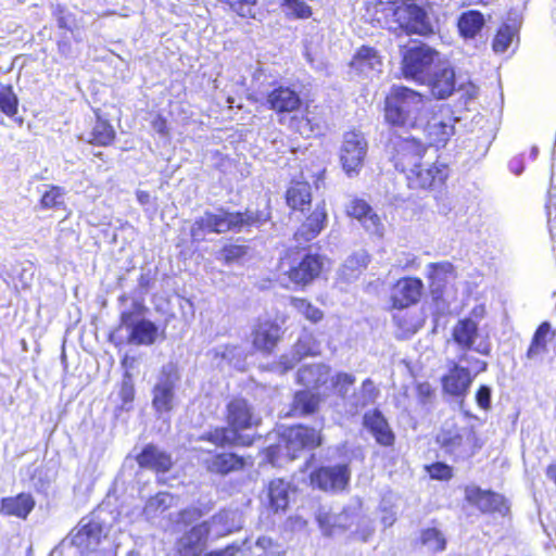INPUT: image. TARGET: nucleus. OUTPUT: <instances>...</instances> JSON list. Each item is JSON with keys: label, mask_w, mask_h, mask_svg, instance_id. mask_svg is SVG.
I'll return each instance as SVG.
<instances>
[{"label": "nucleus", "mask_w": 556, "mask_h": 556, "mask_svg": "<svg viewBox=\"0 0 556 556\" xmlns=\"http://www.w3.org/2000/svg\"><path fill=\"white\" fill-rule=\"evenodd\" d=\"M226 426H216L199 435L198 440L211 443L215 447H250L260 435L244 434V431L257 428L261 418L255 414L248 399L232 396L225 407Z\"/></svg>", "instance_id": "obj_1"}, {"label": "nucleus", "mask_w": 556, "mask_h": 556, "mask_svg": "<svg viewBox=\"0 0 556 556\" xmlns=\"http://www.w3.org/2000/svg\"><path fill=\"white\" fill-rule=\"evenodd\" d=\"M283 199L291 215L304 216L293 232V240L299 244H306L317 238L327 226L328 212L324 200L317 202L312 208L311 184L303 179H291L286 188Z\"/></svg>", "instance_id": "obj_2"}, {"label": "nucleus", "mask_w": 556, "mask_h": 556, "mask_svg": "<svg viewBox=\"0 0 556 556\" xmlns=\"http://www.w3.org/2000/svg\"><path fill=\"white\" fill-rule=\"evenodd\" d=\"M372 23L399 28L406 35L430 36L433 25L426 9L415 0H375L368 7Z\"/></svg>", "instance_id": "obj_3"}, {"label": "nucleus", "mask_w": 556, "mask_h": 556, "mask_svg": "<svg viewBox=\"0 0 556 556\" xmlns=\"http://www.w3.org/2000/svg\"><path fill=\"white\" fill-rule=\"evenodd\" d=\"M427 97L407 86L393 85L383 99V119L391 128L416 129Z\"/></svg>", "instance_id": "obj_4"}, {"label": "nucleus", "mask_w": 556, "mask_h": 556, "mask_svg": "<svg viewBox=\"0 0 556 556\" xmlns=\"http://www.w3.org/2000/svg\"><path fill=\"white\" fill-rule=\"evenodd\" d=\"M324 256L307 248L289 247L278 260V270L298 290L314 283L324 271Z\"/></svg>", "instance_id": "obj_5"}, {"label": "nucleus", "mask_w": 556, "mask_h": 556, "mask_svg": "<svg viewBox=\"0 0 556 556\" xmlns=\"http://www.w3.org/2000/svg\"><path fill=\"white\" fill-rule=\"evenodd\" d=\"M212 233H239L250 231L252 228H260L271 219V207L269 201L262 205L248 206L244 211H230L225 207L217 208L216 212L205 211Z\"/></svg>", "instance_id": "obj_6"}, {"label": "nucleus", "mask_w": 556, "mask_h": 556, "mask_svg": "<svg viewBox=\"0 0 556 556\" xmlns=\"http://www.w3.org/2000/svg\"><path fill=\"white\" fill-rule=\"evenodd\" d=\"M459 361H468L472 368L462 366L458 362L452 361L447 370L442 375V393L451 399L463 403L470 392V388L476 377L488 370V363L483 359H468L465 354L459 356Z\"/></svg>", "instance_id": "obj_7"}, {"label": "nucleus", "mask_w": 556, "mask_h": 556, "mask_svg": "<svg viewBox=\"0 0 556 556\" xmlns=\"http://www.w3.org/2000/svg\"><path fill=\"white\" fill-rule=\"evenodd\" d=\"M439 59V52L430 46L419 42L408 47L402 53L401 73L404 78L425 85L431 66Z\"/></svg>", "instance_id": "obj_8"}, {"label": "nucleus", "mask_w": 556, "mask_h": 556, "mask_svg": "<svg viewBox=\"0 0 556 556\" xmlns=\"http://www.w3.org/2000/svg\"><path fill=\"white\" fill-rule=\"evenodd\" d=\"M367 152L368 142L361 131L352 129L343 134L339 159L348 177L353 178L359 175L365 165Z\"/></svg>", "instance_id": "obj_9"}, {"label": "nucleus", "mask_w": 556, "mask_h": 556, "mask_svg": "<svg viewBox=\"0 0 556 556\" xmlns=\"http://www.w3.org/2000/svg\"><path fill=\"white\" fill-rule=\"evenodd\" d=\"M438 444L444 452L453 456L470 458L475 456L482 446V443L472 427L462 429H450L442 431L437 439Z\"/></svg>", "instance_id": "obj_10"}, {"label": "nucleus", "mask_w": 556, "mask_h": 556, "mask_svg": "<svg viewBox=\"0 0 556 556\" xmlns=\"http://www.w3.org/2000/svg\"><path fill=\"white\" fill-rule=\"evenodd\" d=\"M448 176V165L435 160L428 165L422 162L418 164L414 170L405 176V180L407 187L412 190L441 191L445 188Z\"/></svg>", "instance_id": "obj_11"}, {"label": "nucleus", "mask_w": 556, "mask_h": 556, "mask_svg": "<svg viewBox=\"0 0 556 556\" xmlns=\"http://www.w3.org/2000/svg\"><path fill=\"white\" fill-rule=\"evenodd\" d=\"M427 151V144L416 137L399 138L392 144L391 161L394 168L405 177L422 162Z\"/></svg>", "instance_id": "obj_12"}, {"label": "nucleus", "mask_w": 556, "mask_h": 556, "mask_svg": "<svg viewBox=\"0 0 556 556\" xmlns=\"http://www.w3.org/2000/svg\"><path fill=\"white\" fill-rule=\"evenodd\" d=\"M327 126L325 109L318 104H306L300 114L289 119L290 130L305 139L323 136Z\"/></svg>", "instance_id": "obj_13"}, {"label": "nucleus", "mask_w": 556, "mask_h": 556, "mask_svg": "<svg viewBox=\"0 0 556 556\" xmlns=\"http://www.w3.org/2000/svg\"><path fill=\"white\" fill-rule=\"evenodd\" d=\"M178 381L179 372L176 367H162L157 381L152 388V406L156 414H168L174 409Z\"/></svg>", "instance_id": "obj_14"}, {"label": "nucleus", "mask_w": 556, "mask_h": 556, "mask_svg": "<svg viewBox=\"0 0 556 556\" xmlns=\"http://www.w3.org/2000/svg\"><path fill=\"white\" fill-rule=\"evenodd\" d=\"M285 329L274 318L258 317L251 329V343L255 351L271 354L282 340Z\"/></svg>", "instance_id": "obj_15"}, {"label": "nucleus", "mask_w": 556, "mask_h": 556, "mask_svg": "<svg viewBox=\"0 0 556 556\" xmlns=\"http://www.w3.org/2000/svg\"><path fill=\"white\" fill-rule=\"evenodd\" d=\"M422 292L424 282L419 277H401L390 288V308L402 311L416 305L419 302Z\"/></svg>", "instance_id": "obj_16"}, {"label": "nucleus", "mask_w": 556, "mask_h": 556, "mask_svg": "<svg viewBox=\"0 0 556 556\" xmlns=\"http://www.w3.org/2000/svg\"><path fill=\"white\" fill-rule=\"evenodd\" d=\"M296 488L283 478L270 479L264 488L263 504L267 513L271 515L286 514L290 507L292 495Z\"/></svg>", "instance_id": "obj_17"}, {"label": "nucleus", "mask_w": 556, "mask_h": 556, "mask_svg": "<svg viewBox=\"0 0 556 556\" xmlns=\"http://www.w3.org/2000/svg\"><path fill=\"white\" fill-rule=\"evenodd\" d=\"M314 489L324 492L343 491L350 481L348 465L319 466L313 469L308 476Z\"/></svg>", "instance_id": "obj_18"}, {"label": "nucleus", "mask_w": 556, "mask_h": 556, "mask_svg": "<svg viewBox=\"0 0 556 556\" xmlns=\"http://www.w3.org/2000/svg\"><path fill=\"white\" fill-rule=\"evenodd\" d=\"M451 336L454 343L464 352L475 351L484 356L491 354L492 348L488 340L475 346V342L479 336V326L478 323L470 317L458 319L452 328Z\"/></svg>", "instance_id": "obj_19"}, {"label": "nucleus", "mask_w": 556, "mask_h": 556, "mask_svg": "<svg viewBox=\"0 0 556 556\" xmlns=\"http://www.w3.org/2000/svg\"><path fill=\"white\" fill-rule=\"evenodd\" d=\"M211 533L210 521H202L184 532L175 542V556H202Z\"/></svg>", "instance_id": "obj_20"}, {"label": "nucleus", "mask_w": 556, "mask_h": 556, "mask_svg": "<svg viewBox=\"0 0 556 556\" xmlns=\"http://www.w3.org/2000/svg\"><path fill=\"white\" fill-rule=\"evenodd\" d=\"M286 448L295 453L304 450H316L321 446L324 437L321 429L309 425L298 424L289 427L283 433Z\"/></svg>", "instance_id": "obj_21"}, {"label": "nucleus", "mask_w": 556, "mask_h": 556, "mask_svg": "<svg viewBox=\"0 0 556 556\" xmlns=\"http://www.w3.org/2000/svg\"><path fill=\"white\" fill-rule=\"evenodd\" d=\"M464 498L466 503L476 507L481 514H505L508 510L503 495L492 490H483L477 485L465 486Z\"/></svg>", "instance_id": "obj_22"}, {"label": "nucleus", "mask_w": 556, "mask_h": 556, "mask_svg": "<svg viewBox=\"0 0 556 556\" xmlns=\"http://www.w3.org/2000/svg\"><path fill=\"white\" fill-rule=\"evenodd\" d=\"M83 519L79 526L74 529L71 536V543L73 546L81 551V553H93L97 547L105 539L103 525L93 519H89L84 522Z\"/></svg>", "instance_id": "obj_23"}, {"label": "nucleus", "mask_w": 556, "mask_h": 556, "mask_svg": "<svg viewBox=\"0 0 556 556\" xmlns=\"http://www.w3.org/2000/svg\"><path fill=\"white\" fill-rule=\"evenodd\" d=\"M363 426L378 445L392 447L395 444V433L379 408L369 409L363 415Z\"/></svg>", "instance_id": "obj_24"}, {"label": "nucleus", "mask_w": 556, "mask_h": 556, "mask_svg": "<svg viewBox=\"0 0 556 556\" xmlns=\"http://www.w3.org/2000/svg\"><path fill=\"white\" fill-rule=\"evenodd\" d=\"M266 105L278 115L290 114L301 109L302 99L290 86L278 85L266 94Z\"/></svg>", "instance_id": "obj_25"}, {"label": "nucleus", "mask_w": 556, "mask_h": 556, "mask_svg": "<svg viewBox=\"0 0 556 556\" xmlns=\"http://www.w3.org/2000/svg\"><path fill=\"white\" fill-rule=\"evenodd\" d=\"M356 514L350 508H343L338 514L318 510L316 521L321 532L331 536L351 529L356 522Z\"/></svg>", "instance_id": "obj_26"}, {"label": "nucleus", "mask_w": 556, "mask_h": 556, "mask_svg": "<svg viewBox=\"0 0 556 556\" xmlns=\"http://www.w3.org/2000/svg\"><path fill=\"white\" fill-rule=\"evenodd\" d=\"M344 212L348 217L358 220L366 230L381 233L383 228L381 219L365 199L352 198L346 204Z\"/></svg>", "instance_id": "obj_27"}, {"label": "nucleus", "mask_w": 556, "mask_h": 556, "mask_svg": "<svg viewBox=\"0 0 556 556\" xmlns=\"http://www.w3.org/2000/svg\"><path fill=\"white\" fill-rule=\"evenodd\" d=\"M135 459L141 469L151 470L155 473H166L173 467L170 454L152 443L146 444Z\"/></svg>", "instance_id": "obj_28"}, {"label": "nucleus", "mask_w": 556, "mask_h": 556, "mask_svg": "<svg viewBox=\"0 0 556 556\" xmlns=\"http://www.w3.org/2000/svg\"><path fill=\"white\" fill-rule=\"evenodd\" d=\"M323 402V395L311 389H301L293 393L289 405L290 417L306 418L316 415Z\"/></svg>", "instance_id": "obj_29"}, {"label": "nucleus", "mask_w": 556, "mask_h": 556, "mask_svg": "<svg viewBox=\"0 0 556 556\" xmlns=\"http://www.w3.org/2000/svg\"><path fill=\"white\" fill-rule=\"evenodd\" d=\"M424 135L427 140V148H444L455 134V125L451 118L443 119L433 114L424 126Z\"/></svg>", "instance_id": "obj_30"}, {"label": "nucleus", "mask_w": 556, "mask_h": 556, "mask_svg": "<svg viewBox=\"0 0 556 556\" xmlns=\"http://www.w3.org/2000/svg\"><path fill=\"white\" fill-rule=\"evenodd\" d=\"M206 471L213 475L227 476L231 472L241 471L247 466L243 456L235 452H215L203 463Z\"/></svg>", "instance_id": "obj_31"}, {"label": "nucleus", "mask_w": 556, "mask_h": 556, "mask_svg": "<svg viewBox=\"0 0 556 556\" xmlns=\"http://www.w3.org/2000/svg\"><path fill=\"white\" fill-rule=\"evenodd\" d=\"M430 94L437 100L451 97L455 91V72L452 66L445 65L437 68L431 76L426 78Z\"/></svg>", "instance_id": "obj_32"}, {"label": "nucleus", "mask_w": 556, "mask_h": 556, "mask_svg": "<svg viewBox=\"0 0 556 556\" xmlns=\"http://www.w3.org/2000/svg\"><path fill=\"white\" fill-rule=\"evenodd\" d=\"M381 65L380 52L368 45L358 47L349 61L350 70L356 75H368L370 72L380 71Z\"/></svg>", "instance_id": "obj_33"}, {"label": "nucleus", "mask_w": 556, "mask_h": 556, "mask_svg": "<svg viewBox=\"0 0 556 556\" xmlns=\"http://www.w3.org/2000/svg\"><path fill=\"white\" fill-rule=\"evenodd\" d=\"M456 275L455 266L448 261L430 263L427 279L431 293L441 296L447 285L456 278Z\"/></svg>", "instance_id": "obj_34"}, {"label": "nucleus", "mask_w": 556, "mask_h": 556, "mask_svg": "<svg viewBox=\"0 0 556 556\" xmlns=\"http://www.w3.org/2000/svg\"><path fill=\"white\" fill-rule=\"evenodd\" d=\"M35 505L36 501L30 493L21 492L14 496H5L0 500V514L4 517L26 520Z\"/></svg>", "instance_id": "obj_35"}, {"label": "nucleus", "mask_w": 556, "mask_h": 556, "mask_svg": "<svg viewBox=\"0 0 556 556\" xmlns=\"http://www.w3.org/2000/svg\"><path fill=\"white\" fill-rule=\"evenodd\" d=\"M96 117L94 124L91 127L87 143L93 147L108 148L114 144L116 140V131L111 122L102 116L100 109H93Z\"/></svg>", "instance_id": "obj_36"}, {"label": "nucleus", "mask_w": 556, "mask_h": 556, "mask_svg": "<svg viewBox=\"0 0 556 556\" xmlns=\"http://www.w3.org/2000/svg\"><path fill=\"white\" fill-rule=\"evenodd\" d=\"M159 337L157 326L146 318L131 324L127 341L135 345H152Z\"/></svg>", "instance_id": "obj_37"}, {"label": "nucleus", "mask_w": 556, "mask_h": 556, "mask_svg": "<svg viewBox=\"0 0 556 556\" xmlns=\"http://www.w3.org/2000/svg\"><path fill=\"white\" fill-rule=\"evenodd\" d=\"M485 25L483 14L478 10L463 12L457 20V29L465 39L476 38Z\"/></svg>", "instance_id": "obj_38"}, {"label": "nucleus", "mask_w": 556, "mask_h": 556, "mask_svg": "<svg viewBox=\"0 0 556 556\" xmlns=\"http://www.w3.org/2000/svg\"><path fill=\"white\" fill-rule=\"evenodd\" d=\"M556 332L552 329L548 321L541 323L535 329L531 342L526 352L529 359H534L538 356L547 352V342L553 340Z\"/></svg>", "instance_id": "obj_39"}, {"label": "nucleus", "mask_w": 556, "mask_h": 556, "mask_svg": "<svg viewBox=\"0 0 556 556\" xmlns=\"http://www.w3.org/2000/svg\"><path fill=\"white\" fill-rule=\"evenodd\" d=\"M66 190L58 185H48L38 200L41 211H59L65 208Z\"/></svg>", "instance_id": "obj_40"}, {"label": "nucleus", "mask_w": 556, "mask_h": 556, "mask_svg": "<svg viewBox=\"0 0 556 556\" xmlns=\"http://www.w3.org/2000/svg\"><path fill=\"white\" fill-rule=\"evenodd\" d=\"M290 305L311 324L320 323L325 314L306 298H290Z\"/></svg>", "instance_id": "obj_41"}, {"label": "nucleus", "mask_w": 556, "mask_h": 556, "mask_svg": "<svg viewBox=\"0 0 556 556\" xmlns=\"http://www.w3.org/2000/svg\"><path fill=\"white\" fill-rule=\"evenodd\" d=\"M280 7L288 20H307L313 9L304 0H282Z\"/></svg>", "instance_id": "obj_42"}, {"label": "nucleus", "mask_w": 556, "mask_h": 556, "mask_svg": "<svg viewBox=\"0 0 556 556\" xmlns=\"http://www.w3.org/2000/svg\"><path fill=\"white\" fill-rule=\"evenodd\" d=\"M421 545L427 546L432 553H441L446 548V539L438 528L422 529L419 535Z\"/></svg>", "instance_id": "obj_43"}, {"label": "nucleus", "mask_w": 556, "mask_h": 556, "mask_svg": "<svg viewBox=\"0 0 556 556\" xmlns=\"http://www.w3.org/2000/svg\"><path fill=\"white\" fill-rule=\"evenodd\" d=\"M230 12L244 20H254L258 0H222Z\"/></svg>", "instance_id": "obj_44"}, {"label": "nucleus", "mask_w": 556, "mask_h": 556, "mask_svg": "<svg viewBox=\"0 0 556 556\" xmlns=\"http://www.w3.org/2000/svg\"><path fill=\"white\" fill-rule=\"evenodd\" d=\"M18 98L11 85L0 86V111L8 117H14L18 112Z\"/></svg>", "instance_id": "obj_45"}, {"label": "nucleus", "mask_w": 556, "mask_h": 556, "mask_svg": "<svg viewBox=\"0 0 556 556\" xmlns=\"http://www.w3.org/2000/svg\"><path fill=\"white\" fill-rule=\"evenodd\" d=\"M516 36V30L513 26L508 24L501 25L494 35L492 41V49L496 53L505 52L513 42L514 37Z\"/></svg>", "instance_id": "obj_46"}, {"label": "nucleus", "mask_w": 556, "mask_h": 556, "mask_svg": "<svg viewBox=\"0 0 556 556\" xmlns=\"http://www.w3.org/2000/svg\"><path fill=\"white\" fill-rule=\"evenodd\" d=\"M249 252V247L245 244H239L229 242L220 248L222 260L225 264H231L243 258Z\"/></svg>", "instance_id": "obj_47"}, {"label": "nucleus", "mask_w": 556, "mask_h": 556, "mask_svg": "<svg viewBox=\"0 0 556 556\" xmlns=\"http://www.w3.org/2000/svg\"><path fill=\"white\" fill-rule=\"evenodd\" d=\"M425 471L430 479L438 481H448L454 476L453 467L443 462H434L426 465Z\"/></svg>", "instance_id": "obj_48"}, {"label": "nucleus", "mask_w": 556, "mask_h": 556, "mask_svg": "<svg viewBox=\"0 0 556 556\" xmlns=\"http://www.w3.org/2000/svg\"><path fill=\"white\" fill-rule=\"evenodd\" d=\"M53 16L56 21V25L61 29L68 30L71 33L77 28L76 17L70 12L64 5L58 4L53 10Z\"/></svg>", "instance_id": "obj_49"}, {"label": "nucleus", "mask_w": 556, "mask_h": 556, "mask_svg": "<svg viewBox=\"0 0 556 556\" xmlns=\"http://www.w3.org/2000/svg\"><path fill=\"white\" fill-rule=\"evenodd\" d=\"M212 233L211 228L208 227L207 219L205 215L198 217L191 224L190 227V240L191 243H201L206 240V235Z\"/></svg>", "instance_id": "obj_50"}, {"label": "nucleus", "mask_w": 556, "mask_h": 556, "mask_svg": "<svg viewBox=\"0 0 556 556\" xmlns=\"http://www.w3.org/2000/svg\"><path fill=\"white\" fill-rule=\"evenodd\" d=\"M380 392L375 382L370 378L363 380L361 384V402L359 405L365 407L376 402Z\"/></svg>", "instance_id": "obj_51"}, {"label": "nucleus", "mask_w": 556, "mask_h": 556, "mask_svg": "<svg viewBox=\"0 0 556 556\" xmlns=\"http://www.w3.org/2000/svg\"><path fill=\"white\" fill-rule=\"evenodd\" d=\"M118 394H119V399L124 405L130 404L134 402L135 395H136V390H135V386L131 381V377H130L129 372L125 374V378L121 383Z\"/></svg>", "instance_id": "obj_52"}, {"label": "nucleus", "mask_w": 556, "mask_h": 556, "mask_svg": "<svg viewBox=\"0 0 556 556\" xmlns=\"http://www.w3.org/2000/svg\"><path fill=\"white\" fill-rule=\"evenodd\" d=\"M204 511L200 507L189 506L181 509L178 514V522L184 526H189L193 522H197L202 518Z\"/></svg>", "instance_id": "obj_53"}, {"label": "nucleus", "mask_w": 556, "mask_h": 556, "mask_svg": "<svg viewBox=\"0 0 556 556\" xmlns=\"http://www.w3.org/2000/svg\"><path fill=\"white\" fill-rule=\"evenodd\" d=\"M295 349L302 356H315L319 353L318 344L311 337L298 339Z\"/></svg>", "instance_id": "obj_54"}, {"label": "nucleus", "mask_w": 556, "mask_h": 556, "mask_svg": "<svg viewBox=\"0 0 556 556\" xmlns=\"http://www.w3.org/2000/svg\"><path fill=\"white\" fill-rule=\"evenodd\" d=\"M477 405L483 409L489 410L491 408V388L486 384H481L476 391Z\"/></svg>", "instance_id": "obj_55"}, {"label": "nucleus", "mask_w": 556, "mask_h": 556, "mask_svg": "<svg viewBox=\"0 0 556 556\" xmlns=\"http://www.w3.org/2000/svg\"><path fill=\"white\" fill-rule=\"evenodd\" d=\"M415 391H416V396L421 404L429 403L432 400V397L434 396V389L427 381L418 382L415 386Z\"/></svg>", "instance_id": "obj_56"}, {"label": "nucleus", "mask_w": 556, "mask_h": 556, "mask_svg": "<svg viewBox=\"0 0 556 556\" xmlns=\"http://www.w3.org/2000/svg\"><path fill=\"white\" fill-rule=\"evenodd\" d=\"M355 383V377L348 372H338L333 377L332 386L341 392H346L348 388Z\"/></svg>", "instance_id": "obj_57"}, {"label": "nucleus", "mask_w": 556, "mask_h": 556, "mask_svg": "<svg viewBox=\"0 0 556 556\" xmlns=\"http://www.w3.org/2000/svg\"><path fill=\"white\" fill-rule=\"evenodd\" d=\"M153 129L161 136L168 135V125L165 116L157 114L152 121Z\"/></svg>", "instance_id": "obj_58"}, {"label": "nucleus", "mask_w": 556, "mask_h": 556, "mask_svg": "<svg viewBox=\"0 0 556 556\" xmlns=\"http://www.w3.org/2000/svg\"><path fill=\"white\" fill-rule=\"evenodd\" d=\"M56 49L61 55L68 56L72 51V45L68 39H60L56 41Z\"/></svg>", "instance_id": "obj_59"}, {"label": "nucleus", "mask_w": 556, "mask_h": 556, "mask_svg": "<svg viewBox=\"0 0 556 556\" xmlns=\"http://www.w3.org/2000/svg\"><path fill=\"white\" fill-rule=\"evenodd\" d=\"M205 556H224L220 552H211L206 554Z\"/></svg>", "instance_id": "obj_60"}, {"label": "nucleus", "mask_w": 556, "mask_h": 556, "mask_svg": "<svg viewBox=\"0 0 556 556\" xmlns=\"http://www.w3.org/2000/svg\"><path fill=\"white\" fill-rule=\"evenodd\" d=\"M473 3L475 4H483V5H485L488 2L486 1L478 0V1H475Z\"/></svg>", "instance_id": "obj_61"}, {"label": "nucleus", "mask_w": 556, "mask_h": 556, "mask_svg": "<svg viewBox=\"0 0 556 556\" xmlns=\"http://www.w3.org/2000/svg\"><path fill=\"white\" fill-rule=\"evenodd\" d=\"M237 553L239 554L238 556H250V555H247V554H244L243 552H241L239 549H237Z\"/></svg>", "instance_id": "obj_62"}, {"label": "nucleus", "mask_w": 556, "mask_h": 556, "mask_svg": "<svg viewBox=\"0 0 556 556\" xmlns=\"http://www.w3.org/2000/svg\"><path fill=\"white\" fill-rule=\"evenodd\" d=\"M16 122H17L20 125H22V124H23V117H18V118H16Z\"/></svg>", "instance_id": "obj_63"}, {"label": "nucleus", "mask_w": 556, "mask_h": 556, "mask_svg": "<svg viewBox=\"0 0 556 556\" xmlns=\"http://www.w3.org/2000/svg\"><path fill=\"white\" fill-rule=\"evenodd\" d=\"M94 156H97V157H101V156H102V152H97V153H94Z\"/></svg>", "instance_id": "obj_64"}]
</instances>
